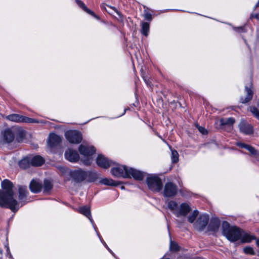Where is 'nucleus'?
<instances>
[{
    "instance_id": "nucleus-1",
    "label": "nucleus",
    "mask_w": 259,
    "mask_h": 259,
    "mask_svg": "<svg viewBox=\"0 0 259 259\" xmlns=\"http://www.w3.org/2000/svg\"><path fill=\"white\" fill-rule=\"evenodd\" d=\"M2 190H0V206L10 209L16 212L19 209V203L14 198V185L10 181L4 180L1 183Z\"/></svg>"
},
{
    "instance_id": "nucleus-2",
    "label": "nucleus",
    "mask_w": 259,
    "mask_h": 259,
    "mask_svg": "<svg viewBox=\"0 0 259 259\" xmlns=\"http://www.w3.org/2000/svg\"><path fill=\"white\" fill-rule=\"evenodd\" d=\"M222 234L231 242H235L240 239V229L235 226H231L227 221H224L222 225Z\"/></svg>"
},
{
    "instance_id": "nucleus-3",
    "label": "nucleus",
    "mask_w": 259,
    "mask_h": 259,
    "mask_svg": "<svg viewBox=\"0 0 259 259\" xmlns=\"http://www.w3.org/2000/svg\"><path fill=\"white\" fill-rule=\"evenodd\" d=\"M146 183L150 190L159 192L162 188V183L160 178L155 175H149L146 178Z\"/></svg>"
},
{
    "instance_id": "nucleus-4",
    "label": "nucleus",
    "mask_w": 259,
    "mask_h": 259,
    "mask_svg": "<svg viewBox=\"0 0 259 259\" xmlns=\"http://www.w3.org/2000/svg\"><path fill=\"white\" fill-rule=\"evenodd\" d=\"M17 129L15 127L8 128L1 133L0 143L2 144H8L12 142L15 137Z\"/></svg>"
},
{
    "instance_id": "nucleus-5",
    "label": "nucleus",
    "mask_w": 259,
    "mask_h": 259,
    "mask_svg": "<svg viewBox=\"0 0 259 259\" xmlns=\"http://www.w3.org/2000/svg\"><path fill=\"white\" fill-rule=\"evenodd\" d=\"M65 136L70 143L78 144L81 142L82 137L81 134L78 131L69 130L65 134Z\"/></svg>"
},
{
    "instance_id": "nucleus-6",
    "label": "nucleus",
    "mask_w": 259,
    "mask_h": 259,
    "mask_svg": "<svg viewBox=\"0 0 259 259\" xmlns=\"http://www.w3.org/2000/svg\"><path fill=\"white\" fill-rule=\"evenodd\" d=\"M86 171L79 168L71 170L70 172V177L76 183H81L86 180Z\"/></svg>"
},
{
    "instance_id": "nucleus-7",
    "label": "nucleus",
    "mask_w": 259,
    "mask_h": 259,
    "mask_svg": "<svg viewBox=\"0 0 259 259\" xmlns=\"http://www.w3.org/2000/svg\"><path fill=\"white\" fill-rule=\"evenodd\" d=\"M177 192V186L171 182H167L165 184L163 195L166 197H171L175 196Z\"/></svg>"
},
{
    "instance_id": "nucleus-8",
    "label": "nucleus",
    "mask_w": 259,
    "mask_h": 259,
    "mask_svg": "<svg viewBox=\"0 0 259 259\" xmlns=\"http://www.w3.org/2000/svg\"><path fill=\"white\" fill-rule=\"evenodd\" d=\"M18 199L19 208L24 205L26 202L27 197L28 191L27 187L25 186L19 185L18 186Z\"/></svg>"
},
{
    "instance_id": "nucleus-9",
    "label": "nucleus",
    "mask_w": 259,
    "mask_h": 259,
    "mask_svg": "<svg viewBox=\"0 0 259 259\" xmlns=\"http://www.w3.org/2000/svg\"><path fill=\"white\" fill-rule=\"evenodd\" d=\"M209 217L206 214L200 215L194 223V228L198 231H203L208 224Z\"/></svg>"
},
{
    "instance_id": "nucleus-10",
    "label": "nucleus",
    "mask_w": 259,
    "mask_h": 259,
    "mask_svg": "<svg viewBox=\"0 0 259 259\" xmlns=\"http://www.w3.org/2000/svg\"><path fill=\"white\" fill-rule=\"evenodd\" d=\"M128 169L129 168L125 166L121 165L112 168L111 172L115 177L127 178L128 176Z\"/></svg>"
},
{
    "instance_id": "nucleus-11",
    "label": "nucleus",
    "mask_w": 259,
    "mask_h": 259,
    "mask_svg": "<svg viewBox=\"0 0 259 259\" xmlns=\"http://www.w3.org/2000/svg\"><path fill=\"white\" fill-rule=\"evenodd\" d=\"M191 210V208L188 204L183 203L180 205L176 212H175V213L178 217L180 216L186 217Z\"/></svg>"
},
{
    "instance_id": "nucleus-12",
    "label": "nucleus",
    "mask_w": 259,
    "mask_h": 259,
    "mask_svg": "<svg viewBox=\"0 0 259 259\" xmlns=\"http://www.w3.org/2000/svg\"><path fill=\"white\" fill-rule=\"evenodd\" d=\"M98 165L102 168H107L112 164V161L106 158L104 155L100 154L96 159Z\"/></svg>"
},
{
    "instance_id": "nucleus-13",
    "label": "nucleus",
    "mask_w": 259,
    "mask_h": 259,
    "mask_svg": "<svg viewBox=\"0 0 259 259\" xmlns=\"http://www.w3.org/2000/svg\"><path fill=\"white\" fill-rule=\"evenodd\" d=\"M80 153L84 156H91L95 153L96 150L94 146H87L80 145L78 148Z\"/></svg>"
},
{
    "instance_id": "nucleus-14",
    "label": "nucleus",
    "mask_w": 259,
    "mask_h": 259,
    "mask_svg": "<svg viewBox=\"0 0 259 259\" xmlns=\"http://www.w3.org/2000/svg\"><path fill=\"white\" fill-rule=\"evenodd\" d=\"M65 157L66 159L72 162H76L79 158L78 152L76 150L71 149H69L66 151Z\"/></svg>"
},
{
    "instance_id": "nucleus-15",
    "label": "nucleus",
    "mask_w": 259,
    "mask_h": 259,
    "mask_svg": "<svg viewBox=\"0 0 259 259\" xmlns=\"http://www.w3.org/2000/svg\"><path fill=\"white\" fill-rule=\"evenodd\" d=\"M128 178L132 177L134 179L141 181L144 177V174L143 172L133 168H129L128 171Z\"/></svg>"
},
{
    "instance_id": "nucleus-16",
    "label": "nucleus",
    "mask_w": 259,
    "mask_h": 259,
    "mask_svg": "<svg viewBox=\"0 0 259 259\" xmlns=\"http://www.w3.org/2000/svg\"><path fill=\"white\" fill-rule=\"evenodd\" d=\"M152 17H146V21H143L141 23V32L145 36H147L149 32L150 23Z\"/></svg>"
},
{
    "instance_id": "nucleus-17",
    "label": "nucleus",
    "mask_w": 259,
    "mask_h": 259,
    "mask_svg": "<svg viewBox=\"0 0 259 259\" xmlns=\"http://www.w3.org/2000/svg\"><path fill=\"white\" fill-rule=\"evenodd\" d=\"M61 142V138L60 136L55 134L50 135L48 141V145L51 147H54L60 144Z\"/></svg>"
},
{
    "instance_id": "nucleus-18",
    "label": "nucleus",
    "mask_w": 259,
    "mask_h": 259,
    "mask_svg": "<svg viewBox=\"0 0 259 259\" xmlns=\"http://www.w3.org/2000/svg\"><path fill=\"white\" fill-rule=\"evenodd\" d=\"M42 188V184L34 180H32L29 185L30 191L34 193H37L40 192Z\"/></svg>"
},
{
    "instance_id": "nucleus-19",
    "label": "nucleus",
    "mask_w": 259,
    "mask_h": 259,
    "mask_svg": "<svg viewBox=\"0 0 259 259\" xmlns=\"http://www.w3.org/2000/svg\"><path fill=\"white\" fill-rule=\"evenodd\" d=\"M101 8L102 10H105L108 14L114 16V14H116L118 16H120L119 12L113 7H111L106 4H102L101 6Z\"/></svg>"
},
{
    "instance_id": "nucleus-20",
    "label": "nucleus",
    "mask_w": 259,
    "mask_h": 259,
    "mask_svg": "<svg viewBox=\"0 0 259 259\" xmlns=\"http://www.w3.org/2000/svg\"><path fill=\"white\" fill-rule=\"evenodd\" d=\"M245 92V96L244 99V103L249 102L252 98L254 91L252 85H251L250 87H246Z\"/></svg>"
},
{
    "instance_id": "nucleus-21",
    "label": "nucleus",
    "mask_w": 259,
    "mask_h": 259,
    "mask_svg": "<svg viewBox=\"0 0 259 259\" xmlns=\"http://www.w3.org/2000/svg\"><path fill=\"white\" fill-rule=\"evenodd\" d=\"M220 226V222L218 219H214L211 220L209 225L208 230L213 232H217Z\"/></svg>"
},
{
    "instance_id": "nucleus-22",
    "label": "nucleus",
    "mask_w": 259,
    "mask_h": 259,
    "mask_svg": "<svg viewBox=\"0 0 259 259\" xmlns=\"http://www.w3.org/2000/svg\"><path fill=\"white\" fill-rule=\"evenodd\" d=\"M31 164L33 166H39L45 162V159L39 155H36L30 159Z\"/></svg>"
},
{
    "instance_id": "nucleus-23",
    "label": "nucleus",
    "mask_w": 259,
    "mask_h": 259,
    "mask_svg": "<svg viewBox=\"0 0 259 259\" xmlns=\"http://www.w3.org/2000/svg\"><path fill=\"white\" fill-rule=\"evenodd\" d=\"M86 181L88 182H95L98 178V174L93 171H86Z\"/></svg>"
},
{
    "instance_id": "nucleus-24",
    "label": "nucleus",
    "mask_w": 259,
    "mask_h": 259,
    "mask_svg": "<svg viewBox=\"0 0 259 259\" xmlns=\"http://www.w3.org/2000/svg\"><path fill=\"white\" fill-rule=\"evenodd\" d=\"M23 116H21L18 114H12L8 115L6 118L12 121L16 122H21L23 121Z\"/></svg>"
},
{
    "instance_id": "nucleus-25",
    "label": "nucleus",
    "mask_w": 259,
    "mask_h": 259,
    "mask_svg": "<svg viewBox=\"0 0 259 259\" xmlns=\"http://www.w3.org/2000/svg\"><path fill=\"white\" fill-rule=\"evenodd\" d=\"M80 213L83 214L85 217H87L91 222H93V219L92 218L91 213L90 209L89 207L87 206H83L79 208Z\"/></svg>"
},
{
    "instance_id": "nucleus-26",
    "label": "nucleus",
    "mask_w": 259,
    "mask_h": 259,
    "mask_svg": "<svg viewBox=\"0 0 259 259\" xmlns=\"http://www.w3.org/2000/svg\"><path fill=\"white\" fill-rule=\"evenodd\" d=\"M76 3L79 7H80L84 11L86 12L89 15H92V16H96L94 12L91 10L89 9L80 0H76Z\"/></svg>"
},
{
    "instance_id": "nucleus-27",
    "label": "nucleus",
    "mask_w": 259,
    "mask_h": 259,
    "mask_svg": "<svg viewBox=\"0 0 259 259\" xmlns=\"http://www.w3.org/2000/svg\"><path fill=\"white\" fill-rule=\"evenodd\" d=\"M19 164L20 167L23 169H26L27 168H28L30 166V165H31L30 158L27 157L22 159L19 162Z\"/></svg>"
},
{
    "instance_id": "nucleus-28",
    "label": "nucleus",
    "mask_w": 259,
    "mask_h": 259,
    "mask_svg": "<svg viewBox=\"0 0 259 259\" xmlns=\"http://www.w3.org/2000/svg\"><path fill=\"white\" fill-rule=\"evenodd\" d=\"M235 122V120L232 117L229 118H223L220 119V125L222 126L224 125H232Z\"/></svg>"
},
{
    "instance_id": "nucleus-29",
    "label": "nucleus",
    "mask_w": 259,
    "mask_h": 259,
    "mask_svg": "<svg viewBox=\"0 0 259 259\" xmlns=\"http://www.w3.org/2000/svg\"><path fill=\"white\" fill-rule=\"evenodd\" d=\"M244 149L247 150L250 155L259 156V153L251 145L244 144Z\"/></svg>"
},
{
    "instance_id": "nucleus-30",
    "label": "nucleus",
    "mask_w": 259,
    "mask_h": 259,
    "mask_svg": "<svg viewBox=\"0 0 259 259\" xmlns=\"http://www.w3.org/2000/svg\"><path fill=\"white\" fill-rule=\"evenodd\" d=\"M100 183L104 184L105 185L111 186H116L118 185V183L112 179L105 178L100 180Z\"/></svg>"
},
{
    "instance_id": "nucleus-31",
    "label": "nucleus",
    "mask_w": 259,
    "mask_h": 259,
    "mask_svg": "<svg viewBox=\"0 0 259 259\" xmlns=\"http://www.w3.org/2000/svg\"><path fill=\"white\" fill-rule=\"evenodd\" d=\"M256 237L250 233L244 232V243H249L253 240H256Z\"/></svg>"
},
{
    "instance_id": "nucleus-32",
    "label": "nucleus",
    "mask_w": 259,
    "mask_h": 259,
    "mask_svg": "<svg viewBox=\"0 0 259 259\" xmlns=\"http://www.w3.org/2000/svg\"><path fill=\"white\" fill-rule=\"evenodd\" d=\"M198 214L199 211L197 210H195L194 211H193L192 214H191L188 217V222H190V223H194Z\"/></svg>"
},
{
    "instance_id": "nucleus-33",
    "label": "nucleus",
    "mask_w": 259,
    "mask_h": 259,
    "mask_svg": "<svg viewBox=\"0 0 259 259\" xmlns=\"http://www.w3.org/2000/svg\"><path fill=\"white\" fill-rule=\"evenodd\" d=\"M253 132V127L251 125L244 123V134L246 135H250L252 134Z\"/></svg>"
},
{
    "instance_id": "nucleus-34",
    "label": "nucleus",
    "mask_w": 259,
    "mask_h": 259,
    "mask_svg": "<svg viewBox=\"0 0 259 259\" xmlns=\"http://www.w3.org/2000/svg\"><path fill=\"white\" fill-rule=\"evenodd\" d=\"M53 188V185L51 182L48 180L44 181V192H48Z\"/></svg>"
},
{
    "instance_id": "nucleus-35",
    "label": "nucleus",
    "mask_w": 259,
    "mask_h": 259,
    "mask_svg": "<svg viewBox=\"0 0 259 259\" xmlns=\"http://www.w3.org/2000/svg\"><path fill=\"white\" fill-rule=\"evenodd\" d=\"M167 206L171 210H174L176 212L178 210V204L174 201H170L168 203Z\"/></svg>"
},
{
    "instance_id": "nucleus-36",
    "label": "nucleus",
    "mask_w": 259,
    "mask_h": 259,
    "mask_svg": "<svg viewBox=\"0 0 259 259\" xmlns=\"http://www.w3.org/2000/svg\"><path fill=\"white\" fill-rule=\"evenodd\" d=\"M179 160V154L175 150H171V161L172 163H177Z\"/></svg>"
},
{
    "instance_id": "nucleus-37",
    "label": "nucleus",
    "mask_w": 259,
    "mask_h": 259,
    "mask_svg": "<svg viewBox=\"0 0 259 259\" xmlns=\"http://www.w3.org/2000/svg\"><path fill=\"white\" fill-rule=\"evenodd\" d=\"M169 248L171 251H178L180 250V246L177 243L171 241Z\"/></svg>"
},
{
    "instance_id": "nucleus-38",
    "label": "nucleus",
    "mask_w": 259,
    "mask_h": 259,
    "mask_svg": "<svg viewBox=\"0 0 259 259\" xmlns=\"http://www.w3.org/2000/svg\"><path fill=\"white\" fill-rule=\"evenodd\" d=\"M249 109L252 114L259 119V110L255 107H249Z\"/></svg>"
},
{
    "instance_id": "nucleus-39",
    "label": "nucleus",
    "mask_w": 259,
    "mask_h": 259,
    "mask_svg": "<svg viewBox=\"0 0 259 259\" xmlns=\"http://www.w3.org/2000/svg\"><path fill=\"white\" fill-rule=\"evenodd\" d=\"M244 253L250 255H254L255 253L253 248L250 246H246L244 247Z\"/></svg>"
},
{
    "instance_id": "nucleus-40",
    "label": "nucleus",
    "mask_w": 259,
    "mask_h": 259,
    "mask_svg": "<svg viewBox=\"0 0 259 259\" xmlns=\"http://www.w3.org/2000/svg\"><path fill=\"white\" fill-rule=\"evenodd\" d=\"M144 14L143 16H152L153 14V11L149 9L148 8L144 7Z\"/></svg>"
},
{
    "instance_id": "nucleus-41",
    "label": "nucleus",
    "mask_w": 259,
    "mask_h": 259,
    "mask_svg": "<svg viewBox=\"0 0 259 259\" xmlns=\"http://www.w3.org/2000/svg\"><path fill=\"white\" fill-rule=\"evenodd\" d=\"M22 122L36 123V120L34 119L23 116Z\"/></svg>"
},
{
    "instance_id": "nucleus-42",
    "label": "nucleus",
    "mask_w": 259,
    "mask_h": 259,
    "mask_svg": "<svg viewBox=\"0 0 259 259\" xmlns=\"http://www.w3.org/2000/svg\"><path fill=\"white\" fill-rule=\"evenodd\" d=\"M254 8L255 12L251 14L250 16H258V12H259V0L257 4L254 6Z\"/></svg>"
},
{
    "instance_id": "nucleus-43",
    "label": "nucleus",
    "mask_w": 259,
    "mask_h": 259,
    "mask_svg": "<svg viewBox=\"0 0 259 259\" xmlns=\"http://www.w3.org/2000/svg\"><path fill=\"white\" fill-rule=\"evenodd\" d=\"M197 128L199 131L203 135H205L207 133V131L204 127L200 126H198Z\"/></svg>"
},
{
    "instance_id": "nucleus-44",
    "label": "nucleus",
    "mask_w": 259,
    "mask_h": 259,
    "mask_svg": "<svg viewBox=\"0 0 259 259\" xmlns=\"http://www.w3.org/2000/svg\"><path fill=\"white\" fill-rule=\"evenodd\" d=\"M143 79L144 80V81H145L146 83L148 85H149L150 86L151 85V82L150 81V80L149 79H147L146 78V77H143Z\"/></svg>"
},
{
    "instance_id": "nucleus-45",
    "label": "nucleus",
    "mask_w": 259,
    "mask_h": 259,
    "mask_svg": "<svg viewBox=\"0 0 259 259\" xmlns=\"http://www.w3.org/2000/svg\"><path fill=\"white\" fill-rule=\"evenodd\" d=\"M237 145H238L239 147H240L241 148H243V143H237Z\"/></svg>"
},
{
    "instance_id": "nucleus-46",
    "label": "nucleus",
    "mask_w": 259,
    "mask_h": 259,
    "mask_svg": "<svg viewBox=\"0 0 259 259\" xmlns=\"http://www.w3.org/2000/svg\"><path fill=\"white\" fill-rule=\"evenodd\" d=\"M256 245L259 247V239H256Z\"/></svg>"
},
{
    "instance_id": "nucleus-47",
    "label": "nucleus",
    "mask_w": 259,
    "mask_h": 259,
    "mask_svg": "<svg viewBox=\"0 0 259 259\" xmlns=\"http://www.w3.org/2000/svg\"><path fill=\"white\" fill-rule=\"evenodd\" d=\"M84 163H85V164H86V165H88V164H90V163H89V161H87L85 162H84Z\"/></svg>"
},
{
    "instance_id": "nucleus-48",
    "label": "nucleus",
    "mask_w": 259,
    "mask_h": 259,
    "mask_svg": "<svg viewBox=\"0 0 259 259\" xmlns=\"http://www.w3.org/2000/svg\"><path fill=\"white\" fill-rule=\"evenodd\" d=\"M255 18H256V19L259 21V17H255Z\"/></svg>"
},
{
    "instance_id": "nucleus-49",
    "label": "nucleus",
    "mask_w": 259,
    "mask_h": 259,
    "mask_svg": "<svg viewBox=\"0 0 259 259\" xmlns=\"http://www.w3.org/2000/svg\"><path fill=\"white\" fill-rule=\"evenodd\" d=\"M161 259H169V258H162Z\"/></svg>"
}]
</instances>
